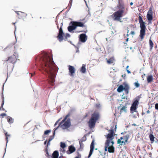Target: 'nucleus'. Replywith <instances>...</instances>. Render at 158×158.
I'll use <instances>...</instances> for the list:
<instances>
[{
  "mask_svg": "<svg viewBox=\"0 0 158 158\" xmlns=\"http://www.w3.org/2000/svg\"><path fill=\"white\" fill-rule=\"evenodd\" d=\"M123 139V137H120V140H122Z\"/></svg>",
  "mask_w": 158,
  "mask_h": 158,
  "instance_id": "51",
  "label": "nucleus"
},
{
  "mask_svg": "<svg viewBox=\"0 0 158 158\" xmlns=\"http://www.w3.org/2000/svg\"><path fill=\"white\" fill-rule=\"evenodd\" d=\"M126 143L127 142H125V141H121L120 139H118L117 141V143L120 144V145H125Z\"/></svg>",
  "mask_w": 158,
  "mask_h": 158,
  "instance_id": "27",
  "label": "nucleus"
},
{
  "mask_svg": "<svg viewBox=\"0 0 158 158\" xmlns=\"http://www.w3.org/2000/svg\"><path fill=\"white\" fill-rule=\"evenodd\" d=\"M122 77L124 78L125 79V77H126V74H124L123 75H122Z\"/></svg>",
  "mask_w": 158,
  "mask_h": 158,
  "instance_id": "45",
  "label": "nucleus"
},
{
  "mask_svg": "<svg viewBox=\"0 0 158 158\" xmlns=\"http://www.w3.org/2000/svg\"><path fill=\"white\" fill-rule=\"evenodd\" d=\"M109 133L106 135H105V136L106 137L107 139L110 140V141L113 140L114 139V130L113 129L110 130L109 131Z\"/></svg>",
  "mask_w": 158,
  "mask_h": 158,
  "instance_id": "13",
  "label": "nucleus"
},
{
  "mask_svg": "<svg viewBox=\"0 0 158 158\" xmlns=\"http://www.w3.org/2000/svg\"><path fill=\"white\" fill-rule=\"evenodd\" d=\"M36 61L39 63V70L43 71L47 74L48 82L53 85L54 84L56 73L58 68L52 58H51L47 53L42 52L41 55L37 58Z\"/></svg>",
  "mask_w": 158,
  "mask_h": 158,
  "instance_id": "1",
  "label": "nucleus"
},
{
  "mask_svg": "<svg viewBox=\"0 0 158 158\" xmlns=\"http://www.w3.org/2000/svg\"><path fill=\"white\" fill-rule=\"evenodd\" d=\"M64 34L62 29V26L60 27L59 29V32L57 38H58L59 41L60 42H61L64 39L63 35Z\"/></svg>",
  "mask_w": 158,
  "mask_h": 158,
  "instance_id": "10",
  "label": "nucleus"
},
{
  "mask_svg": "<svg viewBox=\"0 0 158 158\" xmlns=\"http://www.w3.org/2000/svg\"><path fill=\"white\" fill-rule=\"evenodd\" d=\"M60 146L62 148H64L66 147V144L65 143L63 142H61L60 143Z\"/></svg>",
  "mask_w": 158,
  "mask_h": 158,
  "instance_id": "33",
  "label": "nucleus"
},
{
  "mask_svg": "<svg viewBox=\"0 0 158 158\" xmlns=\"http://www.w3.org/2000/svg\"><path fill=\"white\" fill-rule=\"evenodd\" d=\"M116 128H117L116 125H115V129H116Z\"/></svg>",
  "mask_w": 158,
  "mask_h": 158,
  "instance_id": "60",
  "label": "nucleus"
},
{
  "mask_svg": "<svg viewBox=\"0 0 158 158\" xmlns=\"http://www.w3.org/2000/svg\"><path fill=\"white\" fill-rule=\"evenodd\" d=\"M61 118H60L59 119H58L56 123H55L54 124V126H56V125H57L58 123L59 122L60 120V119H61Z\"/></svg>",
  "mask_w": 158,
  "mask_h": 158,
  "instance_id": "38",
  "label": "nucleus"
},
{
  "mask_svg": "<svg viewBox=\"0 0 158 158\" xmlns=\"http://www.w3.org/2000/svg\"><path fill=\"white\" fill-rule=\"evenodd\" d=\"M87 32V31H78V32H85V33H86Z\"/></svg>",
  "mask_w": 158,
  "mask_h": 158,
  "instance_id": "48",
  "label": "nucleus"
},
{
  "mask_svg": "<svg viewBox=\"0 0 158 158\" xmlns=\"http://www.w3.org/2000/svg\"><path fill=\"white\" fill-rule=\"evenodd\" d=\"M147 113H148V114L150 113V111H149V110H148V111H147Z\"/></svg>",
  "mask_w": 158,
  "mask_h": 158,
  "instance_id": "55",
  "label": "nucleus"
},
{
  "mask_svg": "<svg viewBox=\"0 0 158 158\" xmlns=\"http://www.w3.org/2000/svg\"><path fill=\"white\" fill-rule=\"evenodd\" d=\"M149 138L151 142V143H152L154 142L155 137L152 134H150L149 136Z\"/></svg>",
  "mask_w": 158,
  "mask_h": 158,
  "instance_id": "25",
  "label": "nucleus"
},
{
  "mask_svg": "<svg viewBox=\"0 0 158 158\" xmlns=\"http://www.w3.org/2000/svg\"><path fill=\"white\" fill-rule=\"evenodd\" d=\"M149 43L150 47V50H152L153 47V43L152 41L151 40V38H150V39L149 40Z\"/></svg>",
  "mask_w": 158,
  "mask_h": 158,
  "instance_id": "28",
  "label": "nucleus"
},
{
  "mask_svg": "<svg viewBox=\"0 0 158 158\" xmlns=\"http://www.w3.org/2000/svg\"><path fill=\"white\" fill-rule=\"evenodd\" d=\"M8 48H9V46L7 47L4 49L5 50V49Z\"/></svg>",
  "mask_w": 158,
  "mask_h": 158,
  "instance_id": "59",
  "label": "nucleus"
},
{
  "mask_svg": "<svg viewBox=\"0 0 158 158\" xmlns=\"http://www.w3.org/2000/svg\"><path fill=\"white\" fill-rule=\"evenodd\" d=\"M130 87L128 84L126 83H123V84L120 85L117 89L118 92L120 93L124 90L125 93L127 95L129 92Z\"/></svg>",
  "mask_w": 158,
  "mask_h": 158,
  "instance_id": "6",
  "label": "nucleus"
},
{
  "mask_svg": "<svg viewBox=\"0 0 158 158\" xmlns=\"http://www.w3.org/2000/svg\"><path fill=\"white\" fill-rule=\"evenodd\" d=\"M128 40H129V39H128V38H127V39H126V41H128Z\"/></svg>",
  "mask_w": 158,
  "mask_h": 158,
  "instance_id": "58",
  "label": "nucleus"
},
{
  "mask_svg": "<svg viewBox=\"0 0 158 158\" xmlns=\"http://www.w3.org/2000/svg\"><path fill=\"white\" fill-rule=\"evenodd\" d=\"M110 142H111V143H112V145L113 146V144H114V141H112V140H111V141H110Z\"/></svg>",
  "mask_w": 158,
  "mask_h": 158,
  "instance_id": "46",
  "label": "nucleus"
},
{
  "mask_svg": "<svg viewBox=\"0 0 158 158\" xmlns=\"http://www.w3.org/2000/svg\"><path fill=\"white\" fill-rule=\"evenodd\" d=\"M15 12L21 18L23 17H26L27 15V14L23 12L20 11H15Z\"/></svg>",
  "mask_w": 158,
  "mask_h": 158,
  "instance_id": "16",
  "label": "nucleus"
},
{
  "mask_svg": "<svg viewBox=\"0 0 158 158\" xmlns=\"http://www.w3.org/2000/svg\"><path fill=\"white\" fill-rule=\"evenodd\" d=\"M124 11L123 10H119L115 12L113 15L114 16V20L120 21L121 17H122V14Z\"/></svg>",
  "mask_w": 158,
  "mask_h": 158,
  "instance_id": "8",
  "label": "nucleus"
},
{
  "mask_svg": "<svg viewBox=\"0 0 158 158\" xmlns=\"http://www.w3.org/2000/svg\"><path fill=\"white\" fill-rule=\"evenodd\" d=\"M126 70H127V73H131V72L129 70L127 69H126Z\"/></svg>",
  "mask_w": 158,
  "mask_h": 158,
  "instance_id": "47",
  "label": "nucleus"
},
{
  "mask_svg": "<svg viewBox=\"0 0 158 158\" xmlns=\"http://www.w3.org/2000/svg\"><path fill=\"white\" fill-rule=\"evenodd\" d=\"M137 125L135 124V123H134L132 124V126H136Z\"/></svg>",
  "mask_w": 158,
  "mask_h": 158,
  "instance_id": "56",
  "label": "nucleus"
},
{
  "mask_svg": "<svg viewBox=\"0 0 158 158\" xmlns=\"http://www.w3.org/2000/svg\"><path fill=\"white\" fill-rule=\"evenodd\" d=\"M86 140V137L85 135H84L79 141H80V142H81L85 141Z\"/></svg>",
  "mask_w": 158,
  "mask_h": 158,
  "instance_id": "34",
  "label": "nucleus"
},
{
  "mask_svg": "<svg viewBox=\"0 0 158 158\" xmlns=\"http://www.w3.org/2000/svg\"><path fill=\"white\" fill-rule=\"evenodd\" d=\"M75 158H79L78 156H77Z\"/></svg>",
  "mask_w": 158,
  "mask_h": 158,
  "instance_id": "63",
  "label": "nucleus"
},
{
  "mask_svg": "<svg viewBox=\"0 0 158 158\" xmlns=\"http://www.w3.org/2000/svg\"><path fill=\"white\" fill-rule=\"evenodd\" d=\"M84 1H85V3H86V5H87V4H86V1H85V0H84Z\"/></svg>",
  "mask_w": 158,
  "mask_h": 158,
  "instance_id": "61",
  "label": "nucleus"
},
{
  "mask_svg": "<svg viewBox=\"0 0 158 158\" xmlns=\"http://www.w3.org/2000/svg\"><path fill=\"white\" fill-rule=\"evenodd\" d=\"M153 80V77L152 75H149L148 76L147 81L148 83H149L152 82Z\"/></svg>",
  "mask_w": 158,
  "mask_h": 158,
  "instance_id": "23",
  "label": "nucleus"
},
{
  "mask_svg": "<svg viewBox=\"0 0 158 158\" xmlns=\"http://www.w3.org/2000/svg\"><path fill=\"white\" fill-rule=\"evenodd\" d=\"M130 136L129 135L127 134L126 135L123 136V139L125 142H127Z\"/></svg>",
  "mask_w": 158,
  "mask_h": 158,
  "instance_id": "30",
  "label": "nucleus"
},
{
  "mask_svg": "<svg viewBox=\"0 0 158 158\" xmlns=\"http://www.w3.org/2000/svg\"><path fill=\"white\" fill-rule=\"evenodd\" d=\"M51 132V130H47L44 131V135H48L49 133H50Z\"/></svg>",
  "mask_w": 158,
  "mask_h": 158,
  "instance_id": "35",
  "label": "nucleus"
},
{
  "mask_svg": "<svg viewBox=\"0 0 158 158\" xmlns=\"http://www.w3.org/2000/svg\"><path fill=\"white\" fill-rule=\"evenodd\" d=\"M76 27H85V26L84 25V23L80 22L75 21Z\"/></svg>",
  "mask_w": 158,
  "mask_h": 158,
  "instance_id": "19",
  "label": "nucleus"
},
{
  "mask_svg": "<svg viewBox=\"0 0 158 158\" xmlns=\"http://www.w3.org/2000/svg\"><path fill=\"white\" fill-rule=\"evenodd\" d=\"M15 55L16 53L15 52L12 56L8 57V60H6L7 64L10 63L14 64L16 62L17 58Z\"/></svg>",
  "mask_w": 158,
  "mask_h": 158,
  "instance_id": "9",
  "label": "nucleus"
},
{
  "mask_svg": "<svg viewBox=\"0 0 158 158\" xmlns=\"http://www.w3.org/2000/svg\"><path fill=\"white\" fill-rule=\"evenodd\" d=\"M155 142H156V143H157L158 141V140H157V139H156V140H154Z\"/></svg>",
  "mask_w": 158,
  "mask_h": 158,
  "instance_id": "49",
  "label": "nucleus"
},
{
  "mask_svg": "<svg viewBox=\"0 0 158 158\" xmlns=\"http://www.w3.org/2000/svg\"><path fill=\"white\" fill-rule=\"evenodd\" d=\"M139 96L135 98L132 104L130 107V112L131 114H133L134 112H137L136 109L137 106L139 104Z\"/></svg>",
  "mask_w": 158,
  "mask_h": 158,
  "instance_id": "5",
  "label": "nucleus"
},
{
  "mask_svg": "<svg viewBox=\"0 0 158 158\" xmlns=\"http://www.w3.org/2000/svg\"><path fill=\"white\" fill-rule=\"evenodd\" d=\"M129 66L128 65H127V67H126V69H127L129 67Z\"/></svg>",
  "mask_w": 158,
  "mask_h": 158,
  "instance_id": "57",
  "label": "nucleus"
},
{
  "mask_svg": "<svg viewBox=\"0 0 158 158\" xmlns=\"http://www.w3.org/2000/svg\"><path fill=\"white\" fill-rule=\"evenodd\" d=\"M59 153L57 151H55L52 153V158H58Z\"/></svg>",
  "mask_w": 158,
  "mask_h": 158,
  "instance_id": "20",
  "label": "nucleus"
},
{
  "mask_svg": "<svg viewBox=\"0 0 158 158\" xmlns=\"http://www.w3.org/2000/svg\"><path fill=\"white\" fill-rule=\"evenodd\" d=\"M139 22L140 25V37L141 38V40H142L143 39L144 36L145 35V30L146 27L143 22L142 17L139 16Z\"/></svg>",
  "mask_w": 158,
  "mask_h": 158,
  "instance_id": "3",
  "label": "nucleus"
},
{
  "mask_svg": "<svg viewBox=\"0 0 158 158\" xmlns=\"http://www.w3.org/2000/svg\"><path fill=\"white\" fill-rule=\"evenodd\" d=\"M57 129H58V127H56V128L54 129L53 135H52L50 136L48 141V143H47V146H48L50 145V142L54 139L55 135V131Z\"/></svg>",
  "mask_w": 158,
  "mask_h": 158,
  "instance_id": "15",
  "label": "nucleus"
},
{
  "mask_svg": "<svg viewBox=\"0 0 158 158\" xmlns=\"http://www.w3.org/2000/svg\"><path fill=\"white\" fill-rule=\"evenodd\" d=\"M155 108L157 110H158V103H156L155 105Z\"/></svg>",
  "mask_w": 158,
  "mask_h": 158,
  "instance_id": "42",
  "label": "nucleus"
},
{
  "mask_svg": "<svg viewBox=\"0 0 158 158\" xmlns=\"http://www.w3.org/2000/svg\"><path fill=\"white\" fill-rule=\"evenodd\" d=\"M70 36V35L68 33H66L65 36V37L66 39H67L68 37H69Z\"/></svg>",
  "mask_w": 158,
  "mask_h": 158,
  "instance_id": "39",
  "label": "nucleus"
},
{
  "mask_svg": "<svg viewBox=\"0 0 158 158\" xmlns=\"http://www.w3.org/2000/svg\"><path fill=\"white\" fill-rule=\"evenodd\" d=\"M7 119L9 124L12 123L14 122V119L10 116H7Z\"/></svg>",
  "mask_w": 158,
  "mask_h": 158,
  "instance_id": "24",
  "label": "nucleus"
},
{
  "mask_svg": "<svg viewBox=\"0 0 158 158\" xmlns=\"http://www.w3.org/2000/svg\"><path fill=\"white\" fill-rule=\"evenodd\" d=\"M47 140H46L44 142V144L45 145L47 143Z\"/></svg>",
  "mask_w": 158,
  "mask_h": 158,
  "instance_id": "50",
  "label": "nucleus"
},
{
  "mask_svg": "<svg viewBox=\"0 0 158 158\" xmlns=\"http://www.w3.org/2000/svg\"><path fill=\"white\" fill-rule=\"evenodd\" d=\"M99 114L97 112L94 113L92 115L89 122V127L91 129L94 127L97 120L99 118Z\"/></svg>",
  "mask_w": 158,
  "mask_h": 158,
  "instance_id": "4",
  "label": "nucleus"
},
{
  "mask_svg": "<svg viewBox=\"0 0 158 158\" xmlns=\"http://www.w3.org/2000/svg\"><path fill=\"white\" fill-rule=\"evenodd\" d=\"M123 134H124L123 132H122V133H121V134H122V135Z\"/></svg>",
  "mask_w": 158,
  "mask_h": 158,
  "instance_id": "64",
  "label": "nucleus"
},
{
  "mask_svg": "<svg viewBox=\"0 0 158 158\" xmlns=\"http://www.w3.org/2000/svg\"><path fill=\"white\" fill-rule=\"evenodd\" d=\"M72 0H70L69 3V9H70L72 3Z\"/></svg>",
  "mask_w": 158,
  "mask_h": 158,
  "instance_id": "37",
  "label": "nucleus"
},
{
  "mask_svg": "<svg viewBox=\"0 0 158 158\" xmlns=\"http://www.w3.org/2000/svg\"><path fill=\"white\" fill-rule=\"evenodd\" d=\"M81 71L82 73H85L86 72L85 65L83 64L81 68Z\"/></svg>",
  "mask_w": 158,
  "mask_h": 158,
  "instance_id": "26",
  "label": "nucleus"
},
{
  "mask_svg": "<svg viewBox=\"0 0 158 158\" xmlns=\"http://www.w3.org/2000/svg\"><path fill=\"white\" fill-rule=\"evenodd\" d=\"M16 47H17V45H15L14 46V49H15L16 48Z\"/></svg>",
  "mask_w": 158,
  "mask_h": 158,
  "instance_id": "52",
  "label": "nucleus"
},
{
  "mask_svg": "<svg viewBox=\"0 0 158 158\" xmlns=\"http://www.w3.org/2000/svg\"><path fill=\"white\" fill-rule=\"evenodd\" d=\"M130 34L132 35H134L135 34V32L134 31H131Z\"/></svg>",
  "mask_w": 158,
  "mask_h": 158,
  "instance_id": "44",
  "label": "nucleus"
},
{
  "mask_svg": "<svg viewBox=\"0 0 158 158\" xmlns=\"http://www.w3.org/2000/svg\"><path fill=\"white\" fill-rule=\"evenodd\" d=\"M133 118H136V117L134 115V116H133Z\"/></svg>",
  "mask_w": 158,
  "mask_h": 158,
  "instance_id": "62",
  "label": "nucleus"
},
{
  "mask_svg": "<svg viewBox=\"0 0 158 158\" xmlns=\"http://www.w3.org/2000/svg\"><path fill=\"white\" fill-rule=\"evenodd\" d=\"M152 13V7H150L147 15L148 20L150 23H151V21L153 19Z\"/></svg>",
  "mask_w": 158,
  "mask_h": 158,
  "instance_id": "11",
  "label": "nucleus"
},
{
  "mask_svg": "<svg viewBox=\"0 0 158 158\" xmlns=\"http://www.w3.org/2000/svg\"><path fill=\"white\" fill-rule=\"evenodd\" d=\"M63 157V156L62 155H61L59 157V158H62Z\"/></svg>",
  "mask_w": 158,
  "mask_h": 158,
  "instance_id": "54",
  "label": "nucleus"
},
{
  "mask_svg": "<svg viewBox=\"0 0 158 158\" xmlns=\"http://www.w3.org/2000/svg\"><path fill=\"white\" fill-rule=\"evenodd\" d=\"M80 44H81V43L79 42L77 44V46H76L75 45H73L75 46V48H77V49L76 50V52H79V50L78 48H79V47L80 45Z\"/></svg>",
  "mask_w": 158,
  "mask_h": 158,
  "instance_id": "31",
  "label": "nucleus"
},
{
  "mask_svg": "<svg viewBox=\"0 0 158 158\" xmlns=\"http://www.w3.org/2000/svg\"><path fill=\"white\" fill-rule=\"evenodd\" d=\"M75 148L73 145H71L69 147V150L68 151L69 152V153H68V154H71L73 152H74L75 151Z\"/></svg>",
  "mask_w": 158,
  "mask_h": 158,
  "instance_id": "18",
  "label": "nucleus"
},
{
  "mask_svg": "<svg viewBox=\"0 0 158 158\" xmlns=\"http://www.w3.org/2000/svg\"><path fill=\"white\" fill-rule=\"evenodd\" d=\"M133 3L132 2H131L130 3L131 6L132 5H133Z\"/></svg>",
  "mask_w": 158,
  "mask_h": 158,
  "instance_id": "53",
  "label": "nucleus"
},
{
  "mask_svg": "<svg viewBox=\"0 0 158 158\" xmlns=\"http://www.w3.org/2000/svg\"><path fill=\"white\" fill-rule=\"evenodd\" d=\"M79 144L80 145V148H81L82 147H83V144L82 143V142H80V141H79Z\"/></svg>",
  "mask_w": 158,
  "mask_h": 158,
  "instance_id": "41",
  "label": "nucleus"
},
{
  "mask_svg": "<svg viewBox=\"0 0 158 158\" xmlns=\"http://www.w3.org/2000/svg\"><path fill=\"white\" fill-rule=\"evenodd\" d=\"M2 102L1 107L0 108V110H4L5 109L3 107V106L4 105V96H3V93H2Z\"/></svg>",
  "mask_w": 158,
  "mask_h": 158,
  "instance_id": "21",
  "label": "nucleus"
},
{
  "mask_svg": "<svg viewBox=\"0 0 158 158\" xmlns=\"http://www.w3.org/2000/svg\"><path fill=\"white\" fill-rule=\"evenodd\" d=\"M114 60V58L113 57H111L110 59L107 60V62L108 64H111L113 63Z\"/></svg>",
  "mask_w": 158,
  "mask_h": 158,
  "instance_id": "29",
  "label": "nucleus"
},
{
  "mask_svg": "<svg viewBox=\"0 0 158 158\" xmlns=\"http://www.w3.org/2000/svg\"><path fill=\"white\" fill-rule=\"evenodd\" d=\"M69 72L70 73V75L72 76L73 74L75 72V69L73 66L69 65Z\"/></svg>",
  "mask_w": 158,
  "mask_h": 158,
  "instance_id": "17",
  "label": "nucleus"
},
{
  "mask_svg": "<svg viewBox=\"0 0 158 158\" xmlns=\"http://www.w3.org/2000/svg\"><path fill=\"white\" fill-rule=\"evenodd\" d=\"M110 140L108 139L106 140L105 143V151H107V150L109 152L113 153L114 151V148L113 146H110Z\"/></svg>",
  "mask_w": 158,
  "mask_h": 158,
  "instance_id": "7",
  "label": "nucleus"
},
{
  "mask_svg": "<svg viewBox=\"0 0 158 158\" xmlns=\"http://www.w3.org/2000/svg\"><path fill=\"white\" fill-rule=\"evenodd\" d=\"M87 39V36L85 34L82 33L79 36V42H85Z\"/></svg>",
  "mask_w": 158,
  "mask_h": 158,
  "instance_id": "14",
  "label": "nucleus"
},
{
  "mask_svg": "<svg viewBox=\"0 0 158 158\" xmlns=\"http://www.w3.org/2000/svg\"><path fill=\"white\" fill-rule=\"evenodd\" d=\"M127 106L126 105L122 106L120 110V114H121L123 112H126L127 111Z\"/></svg>",
  "mask_w": 158,
  "mask_h": 158,
  "instance_id": "22",
  "label": "nucleus"
},
{
  "mask_svg": "<svg viewBox=\"0 0 158 158\" xmlns=\"http://www.w3.org/2000/svg\"><path fill=\"white\" fill-rule=\"evenodd\" d=\"M77 28L75 21H71L68 27V30L69 32H72Z\"/></svg>",
  "mask_w": 158,
  "mask_h": 158,
  "instance_id": "12",
  "label": "nucleus"
},
{
  "mask_svg": "<svg viewBox=\"0 0 158 158\" xmlns=\"http://www.w3.org/2000/svg\"><path fill=\"white\" fill-rule=\"evenodd\" d=\"M69 115V114L66 115L57 127L58 128L59 127H60L62 129L65 130L67 131H72L71 129H69L71 125L70 119V118L67 119V118Z\"/></svg>",
  "mask_w": 158,
  "mask_h": 158,
  "instance_id": "2",
  "label": "nucleus"
},
{
  "mask_svg": "<svg viewBox=\"0 0 158 158\" xmlns=\"http://www.w3.org/2000/svg\"><path fill=\"white\" fill-rule=\"evenodd\" d=\"M5 136H6V146L7 145V143L8 142V137H10V135L9 134L8 135V133L7 132H6V133H5Z\"/></svg>",
  "mask_w": 158,
  "mask_h": 158,
  "instance_id": "32",
  "label": "nucleus"
},
{
  "mask_svg": "<svg viewBox=\"0 0 158 158\" xmlns=\"http://www.w3.org/2000/svg\"><path fill=\"white\" fill-rule=\"evenodd\" d=\"M134 85L135 87L136 88L139 87L140 86L138 82H135Z\"/></svg>",
  "mask_w": 158,
  "mask_h": 158,
  "instance_id": "36",
  "label": "nucleus"
},
{
  "mask_svg": "<svg viewBox=\"0 0 158 158\" xmlns=\"http://www.w3.org/2000/svg\"><path fill=\"white\" fill-rule=\"evenodd\" d=\"M6 115V114L5 113H2L0 114V116H5Z\"/></svg>",
  "mask_w": 158,
  "mask_h": 158,
  "instance_id": "43",
  "label": "nucleus"
},
{
  "mask_svg": "<svg viewBox=\"0 0 158 158\" xmlns=\"http://www.w3.org/2000/svg\"><path fill=\"white\" fill-rule=\"evenodd\" d=\"M96 107L98 108H99L101 107V105L100 104H96Z\"/></svg>",
  "mask_w": 158,
  "mask_h": 158,
  "instance_id": "40",
  "label": "nucleus"
}]
</instances>
